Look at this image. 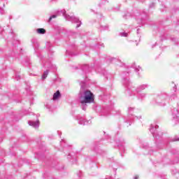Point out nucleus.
Instances as JSON below:
<instances>
[{
	"label": "nucleus",
	"instance_id": "f3484780",
	"mask_svg": "<svg viewBox=\"0 0 179 179\" xmlns=\"http://www.w3.org/2000/svg\"><path fill=\"white\" fill-rule=\"evenodd\" d=\"M139 118H142L141 117H139Z\"/></svg>",
	"mask_w": 179,
	"mask_h": 179
},
{
	"label": "nucleus",
	"instance_id": "9b49d317",
	"mask_svg": "<svg viewBox=\"0 0 179 179\" xmlns=\"http://www.w3.org/2000/svg\"><path fill=\"white\" fill-rule=\"evenodd\" d=\"M146 87H148V85H141L139 87V88L141 89V90H144V89H146Z\"/></svg>",
	"mask_w": 179,
	"mask_h": 179
},
{
	"label": "nucleus",
	"instance_id": "1a4fd4ad",
	"mask_svg": "<svg viewBox=\"0 0 179 179\" xmlns=\"http://www.w3.org/2000/svg\"><path fill=\"white\" fill-rule=\"evenodd\" d=\"M48 76V71H45L43 73V75L42 76V79H45Z\"/></svg>",
	"mask_w": 179,
	"mask_h": 179
},
{
	"label": "nucleus",
	"instance_id": "2eb2a0df",
	"mask_svg": "<svg viewBox=\"0 0 179 179\" xmlns=\"http://www.w3.org/2000/svg\"><path fill=\"white\" fill-rule=\"evenodd\" d=\"M138 178H139V176H136L134 179H138Z\"/></svg>",
	"mask_w": 179,
	"mask_h": 179
},
{
	"label": "nucleus",
	"instance_id": "f257e3e1",
	"mask_svg": "<svg viewBox=\"0 0 179 179\" xmlns=\"http://www.w3.org/2000/svg\"><path fill=\"white\" fill-rule=\"evenodd\" d=\"M79 100L83 106V110H86L87 103H93V101H94L93 94L89 90H85L83 92H80L79 94Z\"/></svg>",
	"mask_w": 179,
	"mask_h": 179
},
{
	"label": "nucleus",
	"instance_id": "0eeeda50",
	"mask_svg": "<svg viewBox=\"0 0 179 179\" xmlns=\"http://www.w3.org/2000/svg\"><path fill=\"white\" fill-rule=\"evenodd\" d=\"M177 114H178V110L175 109L172 114L174 121H179L178 115H177Z\"/></svg>",
	"mask_w": 179,
	"mask_h": 179
},
{
	"label": "nucleus",
	"instance_id": "f03ea898",
	"mask_svg": "<svg viewBox=\"0 0 179 179\" xmlns=\"http://www.w3.org/2000/svg\"><path fill=\"white\" fill-rule=\"evenodd\" d=\"M59 15H63V16H64L66 20L72 22V23H80L79 24H77L76 27L77 28L80 27V24H82V22L79 20V19L75 16H71V15L66 14V11L65 10H57V15H53L50 17L49 22L50 20H52V19H55V17H57V16H59Z\"/></svg>",
	"mask_w": 179,
	"mask_h": 179
},
{
	"label": "nucleus",
	"instance_id": "20e7f679",
	"mask_svg": "<svg viewBox=\"0 0 179 179\" xmlns=\"http://www.w3.org/2000/svg\"><path fill=\"white\" fill-rule=\"evenodd\" d=\"M78 124L80 125H89V124H92V121L90 120H85L83 117H78Z\"/></svg>",
	"mask_w": 179,
	"mask_h": 179
},
{
	"label": "nucleus",
	"instance_id": "ddd939ff",
	"mask_svg": "<svg viewBox=\"0 0 179 179\" xmlns=\"http://www.w3.org/2000/svg\"><path fill=\"white\" fill-rule=\"evenodd\" d=\"M107 27H101V30H106Z\"/></svg>",
	"mask_w": 179,
	"mask_h": 179
},
{
	"label": "nucleus",
	"instance_id": "6e6552de",
	"mask_svg": "<svg viewBox=\"0 0 179 179\" xmlns=\"http://www.w3.org/2000/svg\"><path fill=\"white\" fill-rule=\"evenodd\" d=\"M38 34H45V29L43 28H39L36 29Z\"/></svg>",
	"mask_w": 179,
	"mask_h": 179
},
{
	"label": "nucleus",
	"instance_id": "4468645a",
	"mask_svg": "<svg viewBox=\"0 0 179 179\" xmlns=\"http://www.w3.org/2000/svg\"><path fill=\"white\" fill-rule=\"evenodd\" d=\"M15 78L17 80H19L20 79V76H16Z\"/></svg>",
	"mask_w": 179,
	"mask_h": 179
},
{
	"label": "nucleus",
	"instance_id": "39448f33",
	"mask_svg": "<svg viewBox=\"0 0 179 179\" xmlns=\"http://www.w3.org/2000/svg\"><path fill=\"white\" fill-rule=\"evenodd\" d=\"M28 124L29 125H30L31 127H33L34 128H38L40 125L38 120H37L36 122L29 121Z\"/></svg>",
	"mask_w": 179,
	"mask_h": 179
},
{
	"label": "nucleus",
	"instance_id": "f8f14e48",
	"mask_svg": "<svg viewBox=\"0 0 179 179\" xmlns=\"http://www.w3.org/2000/svg\"><path fill=\"white\" fill-rule=\"evenodd\" d=\"M150 131L152 134V135H153V134H155V128L154 127L150 128Z\"/></svg>",
	"mask_w": 179,
	"mask_h": 179
},
{
	"label": "nucleus",
	"instance_id": "dca6fc26",
	"mask_svg": "<svg viewBox=\"0 0 179 179\" xmlns=\"http://www.w3.org/2000/svg\"><path fill=\"white\" fill-rule=\"evenodd\" d=\"M131 110H133L132 108H129V111H131Z\"/></svg>",
	"mask_w": 179,
	"mask_h": 179
},
{
	"label": "nucleus",
	"instance_id": "9d476101",
	"mask_svg": "<svg viewBox=\"0 0 179 179\" xmlns=\"http://www.w3.org/2000/svg\"><path fill=\"white\" fill-rule=\"evenodd\" d=\"M120 36H121V37H127L128 33H127V32H121L120 34Z\"/></svg>",
	"mask_w": 179,
	"mask_h": 179
},
{
	"label": "nucleus",
	"instance_id": "7ed1b4c3",
	"mask_svg": "<svg viewBox=\"0 0 179 179\" xmlns=\"http://www.w3.org/2000/svg\"><path fill=\"white\" fill-rule=\"evenodd\" d=\"M167 99H169L167 95H161L157 97L156 101L158 104H160L161 106H166Z\"/></svg>",
	"mask_w": 179,
	"mask_h": 179
},
{
	"label": "nucleus",
	"instance_id": "423d86ee",
	"mask_svg": "<svg viewBox=\"0 0 179 179\" xmlns=\"http://www.w3.org/2000/svg\"><path fill=\"white\" fill-rule=\"evenodd\" d=\"M59 99H61V92H59V91H57L53 94L52 100H54V101H55L56 100H59Z\"/></svg>",
	"mask_w": 179,
	"mask_h": 179
}]
</instances>
